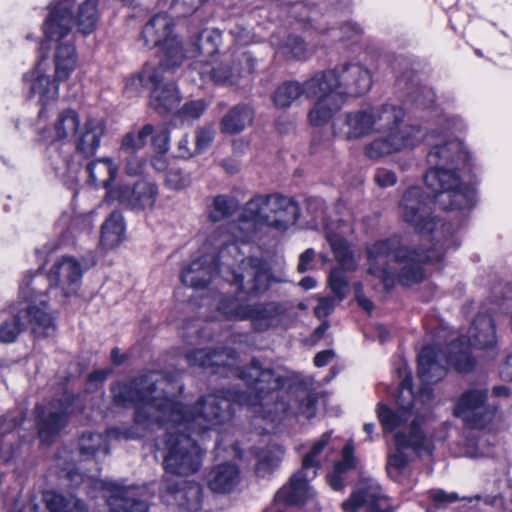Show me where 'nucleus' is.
<instances>
[{"mask_svg": "<svg viewBox=\"0 0 512 512\" xmlns=\"http://www.w3.org/2000/svg\"><path fill=\"white\" fill-rule=\"evenodd\" d=\"M286 305L279 302H266L255 305L246 303L243 298H230L224 295L217 296L215 309L223 315L234 316L240 320H265L282 315Z\"/></svg>", "mask_w": 512, "mask_h": 512, "instance_id": "obj_19", "label": "nucleus"}, {"mask_svg": "<svg viewBox=\"0 0 512 512\" xmlns=\"http://www.w3.org/2000/svg\"><path fill=\"white\" fill-rule=\"evenodd\" d=\"M238 377L250 386L255 395H248L243 391H228L232 403L251 406L255 413L272 423L281 422L287 416H302L311 419L316 414V398L306 391H302L296 398L284 391L282 376L271 369H262L259 362L253 360L250 367L238 371Z\"/></svg>", "mask_w": 512, "mask_h": 512, "instance_id": "obj_5", "label": "nucleus"}, {"mask_svg": "<svg viewBox=\"0 0 512 512\" xmlns=\"http://www.w3.org/2000/svg\"><path fill=\"white\" fill-rule=\"evenodd\" d=\"M51 167L56 175L62 178L66 184H72L75 179V174L78 171V165L69 161L68 157L57 156L51 158Z\"/></svg>", "mask_w": 512, "mask_h": 512, "instance_id": "obj_46", "label": "nucleus"}, {"mask_svg": "<svg viewBox=\"0 0 512 512\" xmlns=\"http://www.w3.org/2000/svg\"><path fill=\"white\" fill-rule=\"evenodd\" d=\"M221 43V32L216 29H205L196 38V41L189 49H184L186 57H196L195 67L199 70L202 63H211L215 58Z\"/></svg>", "mask_w": 512, "mask_h": 512, "instance_id": "obj_29", "label": "nucleus"}, {"mask_svg": "<svg viewBox=\"0 0 512 512\" xmlns=\"http://www.w3.org/2000/svg\"><path fill=\"white\" fill-rule=\"evenodd\" d=\"M68 478L74 486L86 484L104 491L107 505L111 512H148V505L142 498L143 489L138 487H120L114 483L106 482L80 474L78 471H69Z\"/></svg>", "mask_w": 512, "mask_h": 512, "instance_id": "obj_15", "label": "nucleus"}, {"mask_svg": "<svg viewBox=\"0 0 512 512\" xmlns=\"http://www.w3.org/2000/svg\"><path fill=\"white\" fill-rule=\"evenodd\" d=\"M137 42L146 50L159 47L163 52L160 65L178 67L185 59L184 48L174 31V21L167 13L152 16L143 26Z\"/></svg>", "mask_w": 512, "mask_h": 512, "instance_id": "obj_14", "label": "nucleus"}, {"mask_svg": "<svg viewBox=\"0 0 512 512\" xmlns=\"http://www.w3.org/2000/svg\"><path fill=\"white\" fill-rule=\"evenodd\" d=\"M86 172L91 184L102 185L107 189V193L109 190L115 189L110 188V184L117 176L118 168L111 158H100L91 161L86 166Z\"/></svg>", "mask_w": 512, "mask_h": 512, "instance_id": "obj_34", "label": "nucleus"}, {"mask_svg": "<svg viewBox=\"0 0 512 512\" xmlns=\"http://www.w3.org/2000/svg\"><path fill=\"white\" fill-rule=\"evenodd\" d=\"M408 101L415 104L418 108L428 109L434 104L435 94L431 89L419 86L409 94Z\"/></svg>", "mask_w": 512, "mask_h": 512, "instance_id": "obj_49", "label": "nucleus"}, {"mask_svg": "<svg viewBox=\"0 0 512 512\" xmlns=\"http://www.w3.org/2000/svg\"><path fill=\"white\" fill-rule=\"evenodd\" d=\"M407 448L408 447L399 448L396 446L397 451L388 457L387 472L393 479H397L407 466L408 457L404 453V450Z\"/></svg>", "mask_w": 512, "mask_h": 512, "instance_id": "obj_47", "label": "nucleus"}, {"mask_svg": "<svg viewBox=\"0 0 512 512\" xmlns=\"http://www.w3.org/2000/svg\"><path fill=\"white\" fill-rule=\"evenodd\" d=\"M239 482V469L231 462L214 466L207 475V485L209 489L215 493H230L236 488Z\"/></svg>", "mask_w": 512, "mask_h": 512, "instance_id": "obj_31", "label": "nucleus"}, {"mask_svg": "<svg viewBox=\"0 0 512 512\" xmlns=\"http://www.w3.org/2000/svg\"><path fill=\"white\" fill-rule=\"evenodd\" d=\"M87 269L83 261L63 256L53 263L46 276L38 271L27 272L19 286L18 301L8 307L9 313L15 320H52L47 287L59 289L64 297L77 296Z\"/></svg>", "mask_w": 512, "mask_h": 512, "instance_id": "obj_6", "label": "nucleus"}, {"mask_svg": "<svg viewBox=\"0 0 512 512\" xmlns=\"http://www.w3.org/2000/svg\"><path fill=\"white\" fill-rule=\"evenodd\" d=\"M174 67L159 65L158 67L146 64L136 75L126 83L128 92L139 93L142 88H151L149 104L160 115L173 111L181 101L180 92L175 83L164 76L165 71Z\"/></svg>", "mask_w": 512, "mask_h": 512, "instance_id": "obj_12", "label": "nucleus"}, {"mask_svg": "<svg viewBox=\"0 0 512 512\" xmlns=\"http://www.w3.org/2000/svg\"><path fill=\"white\" fill-rule=\"evenodd\" d=\"M144 168V162L142 159L131 156L126 163L125 170L127 174L131 176H137L140 175Z\"/></svg>", "mask_w": 512, "mask_h": 512, "instance_id": "obj_64", "label": "nucleus"}, {"mask_svg": "<svg viewBox=\"0 0 512 512\" xmlns=\"http://www.w3.org/2000/svg\"><path fill=\"white\" fill-rule=\"evenodd\" d=\"M190 141L188 135L183 136L177 143V154L178 157L183 159H189L196 154L195 147L189 146Z\"/></svg>", "mask_w": 512, "mask_h": 512, "instance_id": "obj_62", "label": "nucleus"}, {"mask_svg": "<svg viewBox=\"0 0 512 512\" xmlns=\"http://www.w3.org/2000/svg\"><path fill=\"white\" fill-rule=\"evenodd\" d=\"M327 241L336 261L340 265V267L333 268L330 271L328 284L337 302H342L349 292V281L346 272L355 271L358 263L347 240L342 235L336 234L331 227L327 230Z\"/></svg>", "mask_w": 512, "mask_h": 512, "instance_id": "obj_18", "label": "nucleus"}, {"mask_svg": "<svg viewBox=\"0 0 512 512\" xmlns=\"http://www.w3.org/2000/svg\"><path fill=\"white\" fill-rule=\"evenodd\" d=\"M169 131L166 128H161L152 137V145L159 154H164L169 149Z\"/></svg>", "mask_w": 512, "mask_h": 512, "instance_id": "obj_57", "label": "nucleus"}, {"mask_svg": "<svg viewBox=\"0 0 512 512\" xmlns=\"http://www.w3.org/2000/svg\"><path fill=\"white\" fill-rule=\"evenodd\" d=\"M374 178L375 182L382 188L393 186L397 181L395 173L385 168H379Z\"/></svg>", "mask_w": 512, "mask_h": 512, "instance_id": "obj_59", "label": "nucleus"}, {"mask_svg": "<svg viewBox=\"0 0 512 512\" xmlns=\"http://www.w3.org/2000/svg\"><path fill=\"white\" fill-rule=\"evenodd\" d=\"M299 216V206L291 197L278 193L256 195L243 206L239 224L231 227L232 235L235 241L244 243L251 240L257 227L284 232Z\"/></svg>", "mask_w": 512, "mask_h": 512, "instance_id": "obj_11", "label": "nucleus"}, {"mask_svg": "<svg viewBox=\"0 0 512 512\" xmlns=\"http://www.w3.org/2000/svg\"><path fill=\"white\" fill-rule=\"evenodd\" d=\"M158 373L165 381L181 388L158 382L149 389V383H145L144 392L149 403L146 415L157 422L142 437L162 425H169L168 431L155 443L156 450L162 455L163 469L169 474L189 476L200 470L204 456L192 435H201L228 420L232 402L228 391H220L200 397L194 406H184L175 400L182 393L183 385L176 378Z\"/></svg>", "mask_w": 512, "mask_h": 512, "instance_id": "obj_1", "label": "nucleus"}, {"mask_svg": "<svg viewBox=\"0 0 512 512\" xmlns=\"http://www.w3.org/2000/svg\"><path fill=\"white\" fill-rule=\"evenodd\" d=\"M94 211L87 214L77 215L72 219L71 230L72 232H89L93 227Z\"/></svg>", "mask_w": 512, "mask_h": 512, "instance_id": "obj_55", "label": "nucleus"}, {"mask_svg": "<svg viewBox=\"0 0 512 512\" xmlns=\"http://www.w3.org/2000/svg\"><path fill=\"white\" fill-rule=\"evenodd\" d=\"M315 255L316 252L313 248H308L303 253H301L299 257V263L297 265V271L299 273H305L309 270H312L314 267Z\"/></svg>", "mask_w": 512, "mask_h": 512, "instance_id": "obj_60", "label": "nucleus"}, {"mask_svg": "<svg viewBox=\"0 0 512 512\" xmlns=\"http://www.w3.org/2000/svg\"><path fill=\"white\" fill-rule=\"evenodd\" d=\"M431 203V198L418 186L408 188L399 203L403 222L427 237L432 242L431 249L405 246L397 235L366 244L367 272L386 287L395 281L403 286L420 283L425 278V263L441 261L445 251L460 245L454 227L432 215Z\"/></svg>", "mask_w": 512, "mask_h": 512, "instance_id": "obj_2", "label": "nucleus"}, {"mask_svg": "<svg viewBox=\"0 0 512 512\" xmlns=\"http://www.w3.org/2000/svg\"><path fill=\"white\" fill-rule=\"evenodd\" d=\"M125 225L122 214L114 211L102 225L100 243L106 249L118 246L124 239Z\"/></svg>", "mask_w": 512, "mask_h": 512, "instance_id": "obj_35", "label": "nucleus"}, {"mask_svg": "<svg viewBox=\"0 0 512 512\" xmlns=\"http://www.w3.org/2000/svg\"><path fill=\"white\" fill-rule=\"evenodd\" d=\"M18 425L16 416L0 417V461L4 463H8L17 452V447L14 445L16 437L13 431Z\"/></svg>", "mask_w": 512, "mask_h": 512, "instance_id": "obj_36", "label": "nucleus"}, {"mask_svg": "<svg viewBox=\"0 0 512 512\" xmlns=\"http://www.w3.org/2000/svg\"><path fill=\"white\" fill-rule=\"evenodd\" d=\"M191 366L208 367H229L233 368L237 357L233 350L214 351L206 349L195 350L186 356Z\"/></svg>", "mask_w": 512, "mask_h": 512, "instance_id": "obj_32", "label": "nucleus"}, {"mask_svg": "<svg viewBox=\"0 0 512 512\" xmlns=\"http://www.w3.org/2000/svg\"><path fill=\"white\" fill-rule=\"evenodd\" d=\"M98 2L99 0H86L79 7L77 24L83 34H90L96 28L98 22Z\"/></svg>", "mask_w": 512, "mask_h": 512, "instance_id": "obj_44", "label": "nucleus"}, {"mask_svg": "<svg viewBox=\"0 0 512 512\" xmlns=\"http://www.w3.org/2000/svg\"><path fill=\"white\" fill-rule=\"evenodd\" d=\"M339 303L334 296L321 297L314 306V314L319 319L328 317Z\"/></svg>", "mask_w": 512, "mask_h": 512, "instance_id": "obj_53", "label": "nucleus"}, {"mask_svg": "<svg viewBox=\"0 0 512 512\" xmlns=\"http://www.w3.org/2000/svg\"><path fill=\"white\" fill-rule=\"evenodd\" d=\"M306 97H317V101L308 114L313 126L326 124L344 104L343 92L335 69L315 73L305 81Z\"/></svg>", "mask_w": 512, "mask_h": 512, "instance_id": "obj_13", "label": "nucleus"}, {"mask_svg": "<svg viewBox=\"0 0 512 512\" xmlns=\"http://www.w3.org/2000/svg\"><path fill=\"white\" fill-rule=\"evenodd\" d=\"M238 201L231 196L220 194L213 197L207 207L208 218L213 222L222 221L232 216L238 209Z\"/></svg>", "mask_w": 512, "mask_h": 512, "instance_id": "obj_42", "label": "nucleus"}, {"mask_svg": "<svg viewBox=\"0 0 512 512\" xmlns=\"http://www.w3.org/2000/svg\"><path fill=\"white\" fill-rule=\"evenodd\" d=\"M307 209L309 213L314 217L315 220H320L325 228V232L329 227L333 229V231L342 235L345 238L347 235L353 233V226L351 223L343 219H337L336 221L327 222L325 218V203L320 198H310L307 202Z\"/></svg>", "mask_w": 512, "mask_h": 512, "instance_id": "obj_38", "label": "nucleus"}, {"mask_svg": "<svg viewBox=\"0 0 512 512\" xmlns=\"http://www.w3.org/2000/svg\"><path fill=\"white\" fill-rule=\"evenodd\" d=\"M166 183L172 189H182L191 183V178L188 174L180 169H170L166 175Z\"/></svg>", "mask_w": 512, "mask_h": 512, "instance_id": "obj_52", "label": "nucleus"}, {"mask_svg": "<svg viewBox=\"0 0 512 512\" xmlns=\"http://www.w3.org/2000/svg\"><path fill=\"white\" fill-rule=\"evenodd\" d=\"M75 0H54L44 22V34L50 41L66 42L74 26L73 6Z\"/></svg>", "mask_w": 512, "mask_h": 512, "instance_id": "obj_23", "label": "nucleus"}, {"mask_svg": "<svg viewBox=\"0 0 512 512\" xmlns=\"http://www.w3.org/2000/svg\"><path fill=\"white\" fill-rule=\"evenodd\" d=\"M22 329L20 322H2L0 325V342L10 343L15 341Z\"/></svg>", "mask_w": 512, "mask_h": 512, "instance_id": "obj_54", "label": "nucleus"}, {"mask_svg": "<svg viewBox=\"0 0 512 512\" xmlns=\"http://www.w3.org/2000/svg\"><path fill=\"white\" fill-rule=\"evenodd\" d=\"M430 498L436 504H448L453 503L458 500V495L456 493H446L443 490H432L430 492Z\"/></svg>", "mask_w": 512, "mask_h": 512, "instance_id": "obj_63", "label": "nucleus"}, {"mask_svg": "<svg viewBox=\"0 0 512 512\" xmlns=\"http://www.w3.org/2000/svg\"><path fill=\"white\" fill-rule=\"evenodd\" d=\"M43 500L50 512H87L85 504L73 496L65 498L56 492L46 491Z\"/></svg>", "mask_w": 512, "mask_h": 512, "instance_id": "obj_40", "label": "nucleus"}, {"mask_svg": "<svg viewBox=\"0 0 512 512\" xmlns=\"http://www.w3.org/2000/svg\"><path fill=\"white\" fill-rule=\"evenodd\" d=\"M355 300L358 306L366 312L367 316L372 315V311L374 310V303L365 296L363 291V284L361 282H356L353 285Z\"/></svg>", "mask_w": 512, "mask_h": 512, "instance_id": "obj_56", "label": "nucleus"}, {"mask_svg": "<svg viewBox=\"0 0 512 512\" xmlns=\"http://www.w3.org/2000/svg\"><path fill=\"white\" fill-rule=\"evenodd\" d=\"M355 466L354 446L350 441L343 447L341 460L335 463L332 473L328 476L330 487L335 491L341 490L344 487L343 475Z\"/></svg>", "mask_w": 512, "mask_h": 512, "instance_id": "obj_39", "label": "nucleus"}, {"mask_svg": "<svg viewBox=\"0 0 512 512\" xmlns=\"http://www.w3.org/2000/svg\"><path fill=\"white\" fill-rule=\"evenodd\" d=\"M158 382L162 385H173L156 371L149 372L138 377L129 384H116L112 388L114 401L119 405L135 404L136 411L134 416V424L127 429L110 428L105 434L84 433L79 439V449L81 454L87 456H97L98 454L107 455L109 453V440L111 439H138L150 429L156 420L149 419L146 415V408L149 403L146 402L144 385L149 383V389ZM180 389V386H173Z\"/></svg>", "mask_w": 512, "mask_h": 512, "instance_id": "obj_9", "label": "nucleus"}, {"mask_svg": "<svg viewBox=\"0 0 512 512\" xmlns=\"http://www.w3.org/2000/svg\"><path fill=\"white\" fill-rule=\"evenodd\" d=\"M283 48L285 54L295 59H302L306 55V46L298 36H289Z\"/></svg>", "mask_w": 512, "mask_h": 512, "instance_id": "obj_51", "label": "nucleus"}, {"mask_svg": "<svg viewBox=\"0 0 512 512\" xmlns=\"http://www.w3.org/2000/svg\"><path fill=\"white\" fill-rule=\"evenodd\" d=\"M157 194L158 190L153 182L141 180L133 188L118 185L114 190H109L108 198L133 210H145L154 206Z\"/></svg>", "mask_w": 512, "mask_h": 512, "instance_id": "obj_24", "label": "nucleus"}, {"mask_svg": "<svg viewBox=\"0 0 512 512\" xmlns=\"http://www.w3.org/2000/svg\"><path fill=\"white\" fill-rule=\"evenodd\" d=\"M284 455V450L279 445H271L258 454V462L255 472L259 477L269 476L278 466Z\"/></svg>", "mask_w": 512, "mask_h": 512, "instance_id": "obj_43", "label": "nucleus"}, {"mask_svg": "<svg viewBox=\"0 0 512 512\" xmlns=\"http://www.w3.org/2000/svg\"><path fill=\"white\" fill-rule=\"evenodd\" d=\"M229 34L239 45H247L252 40L250 31L242 26H235L234 28H231Z\"/></svg>", "mask_w": 512, "mask_h": 512, "instance_id": "obj_61", "label": "nucleus"}, {"mask_svg": "<svg viewBox=\"0 0 512 512\" xmlns=\"http://www.w3.org/2000/svg\"><path fill=\"white\" fill-rule=\"evenodd\" d=\"M162 497L168 504L178 506L187 512H197L202 507L203 489L194 481L170 483L165 480L162 484Z\"/></svg>", "mask_w": 512, "mask_h": 512, "instance_id": "obj_25", "label": "nucleus"}, {"mask_svg": "<svg viewBox=\"0 0 512 512\" xmlns=\"http://www.w3.org/2000/svg\"><path fill=\"white\" fill-rule=\"evenodd\" d=\"M404 109L394 104H382L343 114L333 124L334 134L346 140H355L372 134L386 133L369 142L364 153L369 159H379L418 146L423 131L418 125L400 126Z\"/></svg>", "mask_w": 512, "mask_h": 512, "instance_id": "obj_3", "label": "nucleus"}, {"mask_svg": "<svg viewBox=\"0 0 512 512\" xmlns=\"http://www.w3.org/2000/svg\"><path fill=\"white\" fill-rule=\"evenodd\" d=\"M105 134V124L101 119L87 118L83 126L79 128L73 140L77 151L85 156L95 154L100 146L101 139Z\"/></svg>", "mask_w": 512, "mask_h": 512, "instance_id": "obj_30", "label": "nucleus"}, {"mask_svg": "<svg viewBox=\"0 0 512 512\" xmlns=\"http://www.w3.org/2000/svg\"><path fill=\"white\" fill-rule=\"evenodd\" d=\"M78 63V54L70 40L58 43L54 52L55 77L65 81L74 72Z\"/></svg>", "mask_w": 512, "mask_h": 512, "instance_id": "obj_33", "label": "nucleus"}, {"mask_svg": "<svg viewBox=\"0 0 512 512\" xmlns=\"http://www.w3.org/2000/svg\"><path fill=\"white\" fill-rule=\"evenodd\" d=\"M302 95L306 96V85L297 81H287L280 85L273 94V102L278 108H288Z\"/></svg>", "mask_w": 512, "mask_h": 512, "instance_id": "obj_41", "label": "nucleus"}, {"mask_svg": "<svg viewBox=\"0 0 512 512\" xmlns=\"http://www.w3.org/2000/svg\"><path fill=\"white\" fill-rule=\"evenodd\" d=\"M496 343L493 322H471L468 335L451 341L446 355L433 346L422 348L418 355V376L424 382L436 383L446 375L445 364L460 372L470 371L475 364L470 347L493 349Z\"/></svg>", "mask_w": 512, "mask_h": 512, "instance_id": "obj_10", "label": "nucleus"}, {"mask_svg": "<svg viewBox=\"0 0 512 512\" xmlns=\"http://www.w3.org/2000/svg\"><path fill=\"white\" fill-rule=\"evenodd\" d=\"M252 70V58L247 54H243L239 63L233 64L231 67L226 63H218L217 60H214L211 63H201L198 71L203 79H209L215 84L233 85L238 81L243 72H251Z\"/></svg>", "mask_w": 512, "mask_h": 512, "instance_id": "obj_27", "label": "nucleus"}, {"mask_svg": "<svg viewBox=\"0 0 512 512\" xmlns=\"http://www.w3.org/2000/svg\"><path fill=\"white\" fill-rule=\"evenodd\" d=\"M487 392L480 388H471L459 398L455 415L474 428H483L490 422L494 410L486 404Z\"/></svg>", "mask_w": 512, "mask_h": 512, "instance_id": "obj_21", "label": "nucleus"}, {"mask_svg": "<svg viewBox=\"0 0 512 512\" xmlns=\"http://www.w3.org/2000/svg\"><path fill=\"white\" fill-rule=\"evenodd\" d=\"M253 110L248 105H237L232 108L221 121V130L224 133L236 134L251 125Z\"/></svg>", "mask_w": 512, "mask_h": 512, "instance_id": "obj_37", "label": "nucleus"}, {"mask_svg": "<svg viewBox=\"0 0 512 512\" xmlns=\"http://www.w3.org/2000/svg\"><path fill=\"white\" fill-rule=\"evenodd\" d=\"M207 106L202 99L188 101L178 110L177 115L182 121H194L200 118Z\"/></svg>", "mask_w": 512, "mask_h": 512, "instance_id": "obj_48", "label": "nucleus"}, {"mask_svg": "<svg viewBox=\"0 0 512 512\" xmlns=\"http://www.w3.org/2000/svg\"><path fill=\"white\" fill-rule=\"evenodd\" d=\"M79 113L71 108L53 112L51 108L40 109L35 123V132L43 142L52 146L72 144L80 128Z\"/></svg>", "mask_w": 512, "mask_h": 512, "instance_id": "obj_16", "label": "nucleus"}, {"mask_svg": "<svg viewBox=\"0 0 512 512\" xmlns=\"http://www.w3.org/2000/svg\"><path fill=\"white\" fill-rule=\"evenodd\" d=\"M24 84L29 90V97L37 99L41 109L50 108L59 96L57 81L47 76L43 69V61L30 72L24 75Z\"/></svg>", "mask_w": 512, "mask_h": 512, "instance_id": "obj_26", "label": "nucleus"}, {"mask_svg": "<svg viewBox=\"0 0 512 512\" xmlns=\"http://www.w3.org/2000/svg\"><path fill=\"white\" fill-rule=\"evenodd\" d=\"M205 0H174L175 9L182 15H189L195 12Z\"/></svg>", "mask_w": 512, "mask_h": 512, "instance_id": "obj_58", "label": "nucleus"}, {"mask_svg": "<svg viewBox=\"0 0 512 512\" xmlns=\"http://www.w3.org/2000/svg\"><path fill=\"white\" fill-rule=\"evenodd\" d=\"M72 399L69 395L53 400L47 407L38 405L35 412L38 419V436L43 443H49L64 427L67 417L72 413Z\"/></svg>", "mask_w": 512, "mask_h": 512, "instance_id": "obj_20", "label": "nucleus"}, {"mask_svg": "<svg viewBox=\"0 0 512 512\" xmlns=\"http://www.w3.org/2000/svg\"><path fill=\"white\" fill-rule=\"evenodd\" d=\"M337 71L339 87L343 98L360 96L368 92L372 85L370 71L358 63L342 64L334 68Z\"/></svg>", "mask_w": 512, "mask_h": 512, "instance_id": "obj_28", "label": "nucleus"}, {"mask_svg": "<svg viewBox=\"0 0 512 512\" xmlns=\"http://www.w3.org/2000/svg\"><path fill=\"white\" fill-rule=\"evenodd\" d=\"M215 131L212 127L199 128L195 133V150L196 154L205 151L213 142Z\"/></svg>", "mask_w": 512, "mask_h": 512, "instance_id": "obj_50", "label": "nucleus"}, {"mask_svg": "<svg viewBox=\"0 0 512 512\" xmlns=\"http://www.w3.org/2000/svg\"><path fill=\"white\" fill-rule=\"evenodd\" d=\"M361 507L367 512H392L389 499L373 479L359 482L350 498L342 503L345 512H357Z\"/></svg>", "mask_w": 512, "mask_h": 512, "instance_id": "obj_22", "label": "nucleus"}, {"mask_svg": "<svg viewBox=\"0 0 512 512\" xmlns=\"http://www.w3.org/2000/svg\"><path fill=\"white\" fill-rule=\"evenodd\" d=\"M423 131V139L430 147L427 153L429 169L424 176L435 203L443 210H469L475 203V190L462 182L458 170L469 163V153L459 139L434 130Z\"/></svg>", "mask_w": 512, "mask_h": 512, "instance_id": "obj_4", "label": "nucleus"}, {"mask_svg": "<svg viewBox=\"0 0 512 512\" xmlns=\"http://www.w3.org/2000/svg\"><path fill=\"white\" fill-rule=\"evenodd\" d=\"M208 243L218 251V257L209 254L192 261L181 274L184 285L195 290L204 289L219 272L227 281L236 285L243 295L258 297L270 288L274 277L266 261L260 258L243 259L226 275L220 259L223 258L225 250L236 249L235 244L217 241L214 236L208 238Z\"/></svg>", "mask_w": 512, "mask_h": 512, "instance_id": "obj_7", "label": "nucleus"}, {"mask_svg": "<svg viewBox=\"0 0 512 512\" xmlns=\"http://www.w3.org/2000/svg\"><path fill=\"white\" fill-rule=\"evenodd\" d=\"M330 440L331 432H326L313 444L311 450L303 458L302 468L291 476L289 482L284 485V489L278 495V498L288 493L289 501L295 502L301 495L314 490L310 485V481L316 477L317 470L321 467L322 454L325 449L334 450V447L329 446Z\"/></svg>", "mask_w": 512, "mask_h": 512, "instance_id": "obj_17", "label": "nucleus"}, {"mask_svg": "<svg viewBox=\"0 0 512 512\" xmlns=\"http://www.w3.org/2000/svg\"><path fill=\"white\" fill-rule=\"evenodd\" d=\"M153 132V126L146 124L138 132L127 133L122 138L121 150L128 154H134L146 145L148 137H150Z\"/></svg>", "mask_w": 512, "mask_h": 512, "instance_id": "obj_45", "label": "nucleus"}, {"mask_svg": "<svg viewBox=\"0 0 512 512\" xmlns=\"http://www.w3.org/2000/svg\"><path fill=\"white\" fill-rule=\"evenodd\" d=\"M414 395L411 378L406 376L400 384L397 402L399 407L392 409L383 403L376 406V414L384 433H393L395 445L411 447L418 454L430 455L432 447L420 429V424L428 415L432 405L433 393L427 382Z\"/></svg>", "mask_w": 512, "mask_h": 512, "instance_id": "obj_8", "label": "nucleus"}]
</instances>
